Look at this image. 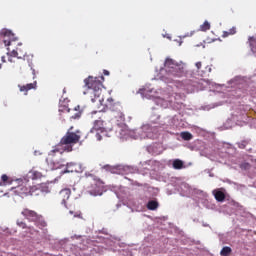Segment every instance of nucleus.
Wrapping results in <instances>:
<instances>
[{"instance_id": "nucleus-31", "label": "nucleus", "mask_w": 256, "mask_h": 256, "mask_svg": "<svg viewBox=\"0 0 256 256\" xmlns=\"http://www.w3.org/2000/svg\"><path fill=\"white\" fill-rule=\"evenodd\" d=\"M81 117V112H77L75 115L70 116V119H79Z\"/></svg>"}, {"instance_id": "nucleus-8", "label": "nucleus", "mask_w": 256, "mask_h": 256, "mask_svg": "<svg viewBox=\"0 0 256 256\" xmlns=\"http://www.w3.org/2000/svg\"><path fill=\"white\" fill-rule=\"evenodd\" d=\"M0 39L4 43L5 47H13L17 45V41L19 40L11 30L7 29H3L0 32Z\"/></svg>"}, {"instance_id": "nucleus-32", "label": "nucleus", "mask_w": 256, "mask_h": 256, "mask_svg": "<svg viewBox=\"0 0 256 256\" xmlns=\"http://www.w3.org/2000/svg\"><path fill=\"white\" fill-rule=\"evenodd\" d=\"M85 177H90V179H91L90 182H91V181H93V178H94V177H97V176H95V175H93V174H91V173H89V172H86V173H85Z\"/></svg>"}, {"instance_id": "nucleus-33", "label": "nucleus", "mask_w": 256, "mask_h": 256, "mask_svg": "<svg viewBox=\"0 0 256 256\" xmlns=\"http://www.w3.org/2000/svg\"><path fill=\"white\" fill-rule=\"evenodd\" d=\"M195 65H196L198 70L201 69V67H202V63L201 62H196Z\"/></svg>"}, {"instance_id": "nucleus-40", "label": "nucleus", "mask_w": 256, "mask_h": 256, "mask_svg": "<svg viewBox=\"0 0 256 256\" xmlns=\"http://www.w3.org/2000/svg\"><path fill=\"white\" fill-rule=\"evenodd\" d=\"M70 214L73 215V211H70Z\"/></svg>"}, {"instance_id": "nucleus-19", "label": "nucleus", "mask_w": 256, "mask_h": 256, "mask_svg": "<svg viewBox=\"0 0 256 256\" xmlns=\"http://www.w3.org/2000/svg\"><path fill=\"white\" fill-rule=\"evenodd\" d=\"M232 251H233V250L231 249V247L225 246V247L222 248V250H221V252H220V255H221V256H230L231 253H232Z\"/></svg>"}, {"instance_id": "nucleus-20", "label": "nucleus", "mask_w": 256, "mask_h": 256, "mask_svg": "<svg viewBox=\"0 0 256 256\" xmlns=\"http://www.w3.org/2000/svg\"><path fill=\"white\" fill-rule=\"evenodd\" d=\"M180 136L184 141H191V139H193V134H191V132H181Z\"/></svg>"}, {"instance_id": "nucleus-28", "label": "nucleus", "mask_w": 256, "mask_h": 256, "mask_svg": "<svg viewBox=\"0 0 256 256\" xmlns=\"http://www.w3.org/2000/svg\"><path fill=\"white\" fill-rule=\"evenodd\" d=\"M18 227H21V229H27V224L23 222V220H17Z\"/></svg>"}, {"instance_id": "nucleus-41", "label": "nucleus", "mask_w": 256, "mask_h": 256, "mask_svg": "<svg viewBox=\"0 0 256 256\" xmlns=\"http://www.w3.org/2000/svg\"><path fill=\"white\" fill-rule=\"evenodd\" d=\"M2 65L0 64V69H1Z\"/></svg>"}, {"instance_id": "nucleus-11", "label": "nucleus", "mask_w": 256, "mask_h": 256, "mask_svg": "<svg viewBox=\"0 0 256 256\" xmlns=\"http://www.w3.org/2000/svg\"><path fill=\"white\" fill-rule=\"evenodd\" d=\"M69 197H71V189L65 188L58 193L56 196V201L60 203V205L67 207V201H69Z\"/></svg>"}, {"instance_id": "nucleus-36", "label": "nucleus", "mask_w": 256, "mask_h": 256, "mask_svg": "<svg viewBox=\"0 0 256 256\" xmlns=\"http://www.w3.org/2000/svg\"><path fill=\"white\" fill-rule=\"evenodd\" d=\"M103 74H104V75H109V71H108V70H104V71H103Z\"/></svg>"}, {"instance_id": "nucleus-35", "label": "nucleus", "mask_w": 256, "mask_h": 256, "mask_svg": "<svg viewBox=\"0 0 256 256\" xmlns=\"http://www.w3.org/2000/svg\"><path fill=\"white\" fill-rule=\"evenodd\" d=\"M1 61H2V63H7V60H5V56L1 57Z\"/></svg>"}, {"instance_id": "nucleus-34", "label": "nucleus", "mask_w": 256, "mask_h": 256, "mask_svg": "<svg viewBox=\"0 0 256 256\" xmlns=\"http://www.w3.org/2000/svg\"><path fill=\"white\" fill-rule=\"evenodd\" d=\"M96 137H97V140H98V141H101V139H102V138H101V134L97 133V134H96Z\"/></svg>"}, {"instance_id": "nucleus-22", "label": "nucleus", "mask_w": 256, "mask_h": 256, "mask_svg": "<svg viewBox=\"0 0 256 256\" xmlns=\"http://www.w3.org/2000/svg\"><path fill=\"white\" fill-rule=\"evenodd\" d=\"M248 41H249V45H250L252 51H254V53H256V38L249 37Z\"/></svg>"}, {"instance_id": "nucleus-10", "label": "nucleus", "mask_w": 256, "mask_h": 256, "mask_svg": "<svg viewBox=\"0 0 256 256\" xmlns=\"http://www.w3.org/2000/svg\"><path fill=\"white\" fill-rule=\"evenodd\" d=\"M95 131H100V133L109 131V127H107V123H105V120H103V116H100L98 120L94 121V125L90 132L95 133Z\"/></svg>"}, {"instance_id": "nucleus-15", "label": "nucleus", "mask_w": 256, "mask_h": 256, "mask_svg": "<svg viewBox=\"0 0 256 256\" xmlns=\"http://www.w3.org/2000/svg\"><path fill=\"white\" fill-rule=\"evenodd\" d=\"M213 195L219 203H223V201H225V192L221 190H214Z\"/></svg>"}, {"instance_id": "nucleus-12", "label": "nucleus", "mask_w": 256, "mask_h": 256, "mask_svg": "<svg viewBox=\"0 0 256 256\" xmlns=\"http://www.w3.org/2000/svg\"><path fill=\"white\" fill-rule=\"evenodd\" d=\"M83 171H85L83 164L70 162L66 164V170L62 173H83Z\"/></svg>"}, {"instance_id": "nucleus-37", "label": "nucleus", "mask_w": 256, "mask_h": 256, "mask_svg": "<svg viewBox=\"0 0 256 256\" xmlns=\"http://www.w3.org/2000/svg\"><path fill=\"white\" fill-rule=\"evenodd\" d=\"M206 69H208V72L211 73V67L207 66Z\"/></svg>"}, {"instance_id": "nucleus-5", "label": "nucleus", "mask_w": 256, "mask_h": 256, "mask_svg": "<svg viewBox=\"0 0 256 256\" xmlns=\"http://www.w3.org/2000/svg\"><path fill=\"white\" fill-rule=\"evenodd\" d=\"M14 193L20 197H27V195H33L35 187L31 186L29 180H18V185L13 188Z\"/></svg>"}, {"instance_id": "nucleus-14", "label": "nucleus", "mask_w": 256, "mask_h": 256, "mask_svg": "<svg viewBox=\"0 0 256 256\" xmlns=\"http://www.w3.org/2000/svg\"><path fill=\"white\" fill-rule=\"evenodd\" d=\"M18 87L21 93L27 95V92L31 91V89H37V81H34L33 83H29L23 86L18 85Z\"/></svg>"}, {"instance_id": "nucleus-25", "label": "nucleus", "mask_w": 256, "mask_h": 256, "mask_svg": "<svg viewBox=\"0 0 256 256\" xmlns=\"http://www.w3.org/2000/svg\"><path fill=\"white\" fill-rule=\"evenodd\" d=\"M248 145H249L248 140H242V141L238 142L239 149H245V147H247Z\"/></svg>"}, {"instance_id": "nucleus-1", "label": "nucleus", "mask_w": 256, "mask_h": 256, "mask_svg": "<svg viewBox=\"0 0 256 256\" xmlns=\"http://www.w3.org/2000/svg\"><path fill=\"white\" fill-rule=\"evenodd\" d=\"M100 79L93 76H88L86 79H84L85 87H87L89 93L93 95L95 99L101 97V94L103 93L102 89L105 77L101 76Z\"/></svg>"}, {"instance_id": "nucleus-38", "label": "nucleus", "mask_w": 256, "mask_h": 256, "mask_svg": "<svg viewBox=\"0 0 256 256\" xmlns=\"http://www.w3.org/2000/svg\"><path fill=\"white\" fill-rule=\"evenodd\" d=\"M32 72H33V75H34V77H33V78L35 79V70H32Z\"/></svg>"}, {"instance_id": "nucleus-3", "label": "nucleus", "mask_w": 256, "mask_h": 256, "mask_svg": "<svg viewBox=\"0 0 256 256\" xmlns=\"http://www.w3.org/2000/svg\"><path fill=\"white\" fill-rule=\"evenodd\" d=\"M166 73L172 77H185L187 75V70L181 64H177L175 60L167 58L164 64Z\"/></svg>"}, {"instance_id": "nucleus-13", "label": "nucleus", "mask_w": 256, "mask_h": 256, "mask_svg": "<svg viewBox=\"0 0 256 256\" xmlns=\"http://www.w3.org/2000/svg\"><path fill=\"white\" fill-rule=\"evenodd\" d=\"M21 215L25 217L28 221L34 223V221H39V214L33 210H29L28 208H25L22 210Z\"/></svg>"}, {"instance_id": "nucleus-6", "label": "nucleus", "mask_w": 256, "mask_h": 256, "mask_svg": "<svg viewBox=\"0 0 256 256\" xmlns=\"http://www.w3.org/2000/svg\"><path fill=\"white\" fill-rule=\"evenodd\" d=\"M106 109L114 113V117L117 121H125V114H123V106H121V103L115 102L113 98H108Z\"/></svg>"}, {"instance_id": "nucleus-30", "label": "nucleus", "mask_w": 256, "mask_h": 256, "mask_svg": "<svg viewBox=\"0 0 256 256\" xmlns=\"http://www.w3.org/2000/svg\"><path fill=\"white\" fill-rule=\"evenodd\" d=\"M97 99H98L99 103H100L101 105H103V98H101V97L95 98V96H94V97L91 96V101H92V103H95V101H97Z\"/></svg>"}, {"instance_id": "nucleus-27", "label": "nucleus", "mask_w": 256, "mask_h": 256, "mask_svg": "<svg viewBox=\"0 0 256 256\" xmlns=\"http://www.w3.org/2000/svg\"><path fill=\"white\" fill-rule=\"evenodd\" d=\"M59 111L60 113H70L71 109H69L67 106H60Z\"/></svg>"}, {"instance_id": "nucleus-2", "label": "nucleus", "mask_w": 256, "mask_h": 256, "mask_svg": "<svg viewBox=\"0 0 256 256\" xmlns=\"http://www.w3.org/2000/svg\"><path fill=\"white\" fill-rule=\"evenodd\" d=\"M71 127L69 131L61 138L58 147H63L64 151L70 153L73 151V145H77V142L81 140V135H79V131L71 132Z\"/></svg>"}, {"instance_id": "nucleus-7", "label": "nucleus", "mask_w": 256, "mask_h": 256, "mask_svg": "<svg viewBox=\"0 0 256 256\" xmlns=\"http://www.w3.org/2000/svg\"><path fill=\"white\" fill-rule=\"evenodd\" d=\"M103 185V182L98 177H94L92 181H90V185L87 187V193L94 197L103 195Z\"/></svg>"}, {"instance_id": "nucleus-21", "label": "nucleus", "mask_w": 256, "mask_h": 256, "mask_svg": "<svg viewBox=\"0 0 256 256\" xmlns=\"http://www.w3.org/2000/svg\"><path fill=\"white\" fill-rule=\"evenodd\" d=\"M235 33H237V28L232 27L231 29H229L228 31H224L222 34V37H229V35H235Z\"/></svg>"}, {"instance_id": "nucleus-26", "label": "nucleus", "mask_w": 256, "mask_h": 256, "mask_svg": "<svg viewBox=\"0 0 256 256\" xmlns=\"http://www.w3.org/2000/svg\"><path fill=\"white\" fill-rule=\"evenodd\" d=\"M43 177V174H41V172L38 171H33L32 172V178L33 179H41Z\"/></svg>"}, {"instance_id": "nucleus-29", "label": "nucleus", "mask_w": 256, "mask_h": 256, "mask_svg": "<svg viewBox=\"0 0 256 256\" xmlns=\"http://www.w3.org/2000/svg\"><path fill=\"white\" fill-rule=\"evenodd\" d=\"M241 169H245V170H248V169H251V164H249L248 162H244L240 165Z\"/></svg>"}, {"instance_id": "nucleus-39", "label": "nucleus", "mask_w": 256, "mask_h": 256, "mask_svg": "<svg viewBox=\"0 0 256 256\" xmlns=\"http://www.w3.org/2000/svg\"><path fill=\"white\" fill-rule=\"evenodd\" d=\"M75 217H81V214H79V215H75Z\"/></svg>"}, {"instance_id": "nucleus-4", "label": "nucleus", "mask_w": 256, "mask_h": 256, "mask_svg": "<svg viewBox=\"0 0 256 256\" xmlns=\"http://www.w3.org/2000/svg\"><path fill=\"white\" fill-rule=\"evenodd\" d=\"M15 48H7V56H8V61L9 63H14L13 57H16V59H23L25 61V57H27V49L25 46H23V43L16 41V45L12 46Z\"/></svg>"}, {"instance_id": "nucleus-23", "label": "nucleus", "mask_w": 256, "mask_h": 256, "mask_svg": "<svg viewBox=\"0 0 256 256\" xmlns=\"http://www.w3.org/2000/svg\"><path fill=\"white\" fill-rule=\"evenodd\" d=\"M209 29H211V24L209 23V21H204V23L202 25H200V31H209Z\"/></svg>"}, {"instance_id": "nucleus-16", "label": "nucleus", "mask_w": 256, "mask_h": 256, "mask_svg": "<svg viewBox=\"0 0 256 256\" xmlns=\"http://www.w3.org/2000/svg\"><path fill=\"white\" fill-rule=\"evenodd\" d=\"M147 209H149V211H155V210L159 209V202H157L155 200H150L147 203Z\"/></svg>"}, {"instance_id": "nucleus-18", "label": "nucleus", "mask_w": 256, "mask_h": 256, "mask_svg": "<svg viewBox=\"0 0 256 256\" xmlns=\"http://www.w3.org/2000/svg\"><path fill=\"white\" fill-rule=\"evenodd\" d=\"M36 227H39V229H43V227H47V222L43 220V216L39 215V219L37 221H34Z\"/></svg>"}, {"instance_id": "nucleus-17", "label": "nucleus", "mask_w": 256, "mask_h": 256, "mask_svg": "<svg viewBox=\"0 0 256 256\" xmlns=\"http://www.w3.org/2000/svg\"><path fill=\"white\" fill-rule=\"evenodd\" d=\"M172 167L173 169L180 170L185 168V164L183 163V160L175 159L172 163Z\"/></svg>"}, {"instance_id": "nucleus-9", "label": "nucleus", "mask_w": 256, "mask_h": 256, "mask_svg": "<svg viewBox=\"0 0 256 256\" xmlns=\"http://www.w3.org/2000/svg\"><path fill=\"white\" fill-rule=\"evenodd\" d=\"M56 153H59L57 146H55L54 149L49 152L48 157L46 158V163L51 171H55L63 167V165L57 161V159H55Z\"/></svg>"}, {"instance_id": "nucleus-24", "label": "nucleus", "mask_w": 256, "mask_h": 256, "mask_svg": "<svg viewBox=\"0 0 256 256\" xmlns=\"http://www.w3.org/2000/svg\"><path fill=\"white\" fill-rule=\"evenodd\" d=\"M1 181H2V183H4V185H10L11 178H9V176H7V174H3L1 176Z\"/></svg>"}]
</instances>
